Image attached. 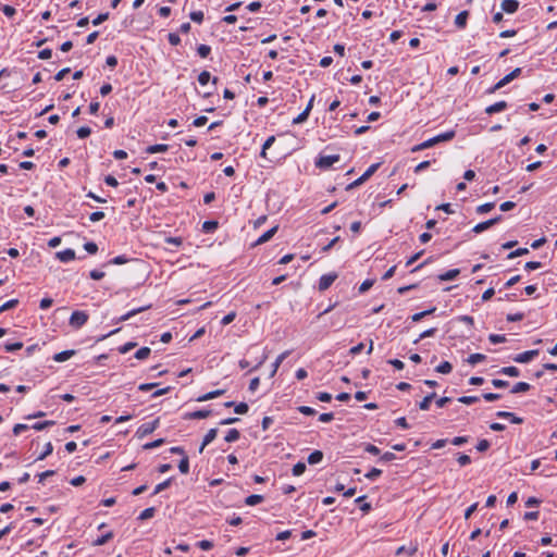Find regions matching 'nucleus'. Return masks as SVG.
I'll return each mask as SVG.
<instances>
[{"label":"nucleus","instance_id":"obj_50","mask_svg":"<svg viewBox=\"0 0 557 557\" xmlns=\"http://www.w3.org/2000/svg\"><path fill=\"white\" fill-rule=\"evenodd\" d=\"M189 17L191 21L200 24L203 21L205 14L202 11H193L190 12Z\"/></svg>","mask_w":557,"mask_h":557},{"label":"nucleus","instance_id":"obj_53","mask_svg":"<svg viewBox=\"0 0 557 557\" xmlns=\"http://www.w3.org/2000/svg\"><path fill=\"white\" fill-rule=\"evenodd\" d=\"M382 474V470L377 469V468H372L368 473H366V478L371 480V481H374L376 480L380 475Z\"/></svg>","mask_w":557,"mask_h":557},{"label":"nucleus","instance_id":"obj_34","mask_svg":"<svg viewBox=\"0 0 557 557\" xmlns=\"http://www.w3.org/2000/svg\"><path fill=\"white\" fill-rule=\"evenodd\" d=\"M486 359V356L483 355V354H479V352H475V354H471L469 357H468V362L472 366L479 363V362H482Z\"/></svg>","mask_w":557,"mask_h":557},{"label":"nucleus","instance_id":"obj_30","mask_svg":"<svg viewBox=\"0 0 557 557\" xmlns=\"http://www.w3.org/2000/svg\"><path fill=\"white\" fill-rule=\"evenodd\" d=\"M436 308L435 307H432L431 309H428V310H424V311H421V312H417L414 314L411 315V320L413 322H419L420 320H422L424 317L429 315V314H432L433 312H435Z\"/></svg>","mask_w":557,"mask_h":557},{"label":"nucleus","instance_id":"obj_32","mask_svg":"<svg viewBox=\"0 0 557 557\" xmlns=\"http://www.w3.org/2000/svg\"><path fill=\"white\" fill-rule=\"evenodd\" d=\"M113 537V533L112 532H107L106 534L97 537L96 540H94L92 542V545L94 546H101L103 544H106L109 540H111Z\"/></svg>","mask_w":557,"mask_h":557},{"label":"nucleus","instance_id":"obj_35","mask_svg":"<svg viewBox=\"0 0 557 557\" xmlns=\"http://www.w3.org/2000/svg\"><path fill=\"white\" fill-rule=\"evenodd\" d=\"M366 496H359L355 499V503L360 504V510L363 512H369L371 510V505L364 502Z\"/></svg>","mask_w":557,"mask_h":557},{"label":"nucleus","instance_id":"obj_54","mask_svg":"<svg viewBox=\"0 0 557 557\" xmlns=\"http://www.w3.org/2000/svg\"><path fill=\"white\" fill-rule=\"evenodd\" d=\"M458 401L461 404H465V405H471V404L479 401V397L478 396H461L458 398Z\"/></svg>","mask_w":557,"mask_h":557},{"label":"nucleus","instance_id":"obj_33","mask_svg":"<svg viewBox=\"0 0 557 557\" xmlns=\"http://www.w3.org/2000/svg\"><path fill=\"white\" fill-rule=\"evenodd\" d=\"M436 372L442 374H448L453 370V366L448 361H443L436 367Z\"/></svg>","mask_w":557,"mask_h":557},{"label":"nucleus","instance_id":"obj_18","mask_svg":"<svg viewBox=\"0 0 557 557\" xmlns=\"http://www.w3.org/2000/svg\"><path fill=\"white\" fill-rule=\"evenodd\" d=\"M74 355H75V350H73V349L63 350L61 352L55 354L53 356V360L55 362H64V361L69 360L70 358H72Z\"/></svg>","mask_w":557,"mask_h":557},{"label":"nucleus","instance_id":"obj_63","mask_svg":"<svg viewBox=\"0 0 557 557\" xmlns=\"http://www.w3.org/2000/svg\"><path fill=\"white\" fill-rule=\"evenodd\" d=\"M458 463L461 466V467H465V466H468L469 463H471V458L466 455V454H460L458 456Z\"/></svg>","mask_w":557,"mask_h":557},{"label":"nucleus","instance_id":"obj_4","mask_svg":"<svg viewBox=\"0 0 557 557\" xmlns=\"http://www.w3.org/2000/svg\"><path fill=\"white\" fill-rule=\"evenodd\" d=\"M379 166V163L371 164L359 178L349 184L348 188H354L364 183L369 177H371L376 172Z\"/></svg>","mask_w":557,"mask_h":557},{"label":"nucleus","instance_id":"obj_64","mask_svg":"<svg viewBox=\"0 0 557 557\" xmlns=\"http://www.w3.org/2000/svg\"><path fill=\"white\" fill-rule=\"evenodd\" d=\"M53 300L49 297L42 298L40 300L39 307L41 310H47L52 306Z\"/></svg>","mask_w":557,"mask_h":557},{"label":"nucleus","instance_id":"obj_27","mask_svg":"<svg viewBox=\"0 0 557 557\" xmlns=\"http://www.w3.org/2000/svg\"><path fill=\"white\" fill-rule=\"evenodd\" d=\"M531 388L530 384L527 383V382H518L516 383L512 388H511V393L512 394H518V393H523V392H527Z\"/></svg>","mask_w":557,"mask_h":557},{"label":"nucleus","instance_id":"obj_7","mask_svg":"<svg viewBox=\"0 0 557 557\" xmlns=\"http://www.w3.org/2000/svg\"><path fill=\"white\" fill-rule=\"evenodd\" d=\"M336 278H337V274H335V273L323 274L319 280V285H318L319 289L321 292L326 290L334 283V281Z\"/></svg>","mask_w":557,"mask_h":557},{"label":"nucleus","instance_id":"obj_51","mask_svg":"<svg viewBox=\"0 0 557 557\" xmlns=\"http://www.w3.org/2000/svg\"><path fill=\"white\" fill-rule=\"evenodd\" d=\"M17 299H10L0 306V313L14 308L17 305Z\"/></svg>","mask_w":557,"mask_h":557},{"label":"nucleus","instance_id":"obj_8","mask_svg":"<svg viewBox=\"0 0 557 557\" xmlns=\"http://www.w3.org/2000/svg\"><path fill=\"white\" fill-rule=\"evenodd\" d=\"M520 74H521V69L520 67H517V69L512 70L510 73L505 75L502 79H499L496 83V88H503L504 86H506L507 84L512 82L515 78H517Z\"/></svg>","mask_w":557,"mask_h":557},{"label":"nucleus","instance_id":"obj_9","mask_svg":"<svg viewBox=\"0 0 557 557\" xmlns=\"http://www.w3.org/2000/svg\"><path fill=\"white\" fill-rule=\"evenodd\" d=\"M502 220V215H498L496 218H493V219H490L487 221H484V222H481V223H478L474 227H473V232L479 234V233H482L484 231H486L487 228H490L491 226H493L494 224L498 223L499 221Z\"/></svg>","mask_w":557,"mask_h":557},{"label":"nucleus","instance_id":"obj_17","mask_svg":"<svg viewBox=\"0 0 557 557\" xmlns=\"http://www.w3.org/2000/svg\"><path fill=\"white\" fill-rule=\"evenodd\" d=\"M210 414H211L210 410L200 409V410H196V411L186 413L185 418L191 419V420H200V419L208 418Z\"/></svg>","mask_w":557,"mask_h":557},{"label":"nucleus","instance_id":"obj_14","mask_svg":"<svg viewBox=\"0 0 557 557\" xmlns=\"http://www.w3.org/2000/svg\"><path fill=\"white\" fill-rule=\"evenodd\" d=\"M218 430L216 429H210L207 434L205 435L202 443L199 447V453H202L205 447L209 445L211 442H213L216 437Z\"/></svg>","mask_w":557,"mask_h":557},{"label":"nucleus","instance_id":"obj_19","mask_svg":"<svg viewBox=\"0 0 557 557\" xmlns=\"http://www.w3.org/2000/svg\"><path fill=\"white\" fill-rule=\"evenodd\" d=\"M225 393L224 389H216L197 397V401H207L216 398Z\"/></svg>","mask_w":557,"mask_h":557},{"label":"nucleus","instance_id":"obj_6","mask_svg":"<svg viewBox=\"0 0 557 557\" xmlns=\"http://www.w3.org/2000/svg\"><path fill=\"white\" fill-rule=\"evenodd\" d=\"M537 355H539V350L537 349L527 350V351H523L521 354L516 355L513 357V361L518 362V363H528L533 358H535Z\"/></svg>","mask_w":557,"mask_h":557},{"label":"nucleus","instance_id":"obj_52","mask_svg":"<svg viewBox=\"0 0 557 557\" xmlns=\"http://www.w3.org/2000/svg\"><path fill=\"white\" fill-rule=\"evenodd\" d=\"M436 333V329L435 327H431V329H428L425 330L424 332H422L420 334V336L414 341V344L419 343L421 339L423 338H426V337H431L433 336L434 334Z\"/></svg>","mask_w":557,"mask_h":557},{"label":"nucleus","instance_id":"obj_57","mask_svg":"<svg viewBox=\"0 0 557 557\" xmlns=\"http://www.w3.org/2000/svg\"><path fill=\"white\" fill-rule=\"evenodd\" d=\"M374 284V281L373 280H366L361 283V285L359 286V292L361 294L368 292Z\"/></svg>","mask_w":557,"mask_h":557},{"label":"nucleus","instance_id":"obj_25","mask_svg":"<svg viewBox=\"0 0 557 557\" xmlns=\"http://www.w3.org/2000/svg\"><path fill=\"white\" fill-rule=\"evenodd\" d=\"M150 306H147V307H140V308H137V309H133L128 312H126L125 314L121 315L119 319H117V322H122V321H127L128 319H131L132 317L136 315L137 313L148 309Z\"/></svg>","mask_w":557,"mask_h":557},{"label":"nucleus","instance_id":"obj_26","mask_svg":"<svg viewBox=\"0 0 557 557\" xmlns=\"http://www.w3.org/2000/svg\"><path fill=\"white\" fill-rule=\"evenodd\" d=\"M263 499H264V497L262 495L252 494V495H249L248 497H246L245 504L247 506H256V505L262 503Z\"/></svg>","mask_w":557,"mask_h":557},{"label":"nucleus","instance_id":"obj_15","mask_svg":"<svg viewBox=\"0 0 557 557\" xmlns=\"http://www.w3.org/2000/svg\"><path fill=\"white\" fill-rule=\"evenodd\" d=\"M289 354H290V350H285L277 356V358L275 359V361L272 364V371L270 373V377H273L276 374L278 367L289 356Z\"/></svg>","mask_w":557,"mask_h":557},{"label":"nucleus","instance_id":"obj_1","mask_svg":"<svg viewBox=\"0 0 557 557\" xmlns=\"http://www.w3.org/2000/svg\"><path fill=\"white\" fill-rule=\"evenodd\" d=\"M456 133L455 131H447L445 133L438 134L432 138H429L428 140H424L421 144H418L411 148L412 152L421 151L428 148L433 147L436 144L443 143V141H449L455 137Z\"/></svg>","mask_w":557,"mask_h":557},{"label":"nucleus","instance_id":"obj_49","mask_svg":"<svg viewBox=\"0 0 557 557\" xmlns=\"http://www.w3.org/2000/svg\"><path fill=\"white\" fill-rule=\"evenodd\" d=\"M211 78V74L208 71H202L198 76V82L201 86H205L209 83Z\"/></svg>","mask_w":557,"mask_h":557},{"label":"nucleus","instance_id":"obj_36","mask_svg":"<svg viewBox=\"0 0 557 557\" xmlns=\"http://www.w3.org/2000/svg\"><path fill=\"white\" fill-rule=\"evenodd\" d=\"M22 347H23V343L22 342H14V343H5L4 344V349L8 352L20 350Z\"/></svg>","mask_w":557,"mask_h":557},{"label":"nucleus","instance_id":"obj_10","mask_svg":"<svg viewBox=\"0 0 557 557\" xmlns=\"http://www.w3.org/2000/svg\"><path fill=\"white\" fill-rule=\"evenodd\" d=\"M496 417L502 418V419H508L511 423H515V424L523 423V418L518 417L515 413L509 412V411H497Z\"/></svg>","mask_w":557,"mask_h":557},{"label":"nucleus","instance_id":"obj_21","mask_svg":"<svg viewBox=\"0 0 557 557\" xmlns=\"http://www.w3.org/2000/svg\"><path fill=\"white\" fill-rule=\"evenodd\" d=\"M499 374L508 375L511 377H518L520 375V370L517 367H504L498 371Z\"/></svg>","mask_w":557,"mask_h":557},{"label":"nucleus","instance_id":"obj_24","mask_svg":"<svg viewBox=\"0 0 557 557\" xmlns=\"http://www.w3.org/2000/svg\"><path fill=\"white\" fill-rule=\"evenodd\" d=\"M459 273H460L459 269H451V270L446 271L443 274H440L438 278L441 281H453L459 275Z\"/></svg>","mask_w":557,"mask_h":557},{"label":"nucleus","instance_id":"obj_28","mask_svg":"<svg viewBox=\"0 0 557 557\" xmlns=\"http://www.w3.org/2000/svg\"><path fill=\"white\" fill-rule=\"evenodd\" d=\"M323 459V454L321 450H314L308 456V463L317 465L321 462Z\"/></svg>","mask_w":557,"mask_h":557},{"label":"nucleus","instance_id":"obj_11","mask_svg":"<svg viewBox=\"0 0 557 557\" xmlns=\"http://www.w3.org/2000/svg\"><path fill=\"white\" fill-rule=\"evenodd\" d=\"M277 226H273L272 228L264 232L253 244V246L262 245L267 242H269L277 232Z\"/></svg>","mask_w":557,"mask_h":557},{"label":"nucleus","instance_id":"obj_45","mask_svg":"<svg viewBox=\"0 0 557 557\" xmlns=\"http://www.w3.org/2000/svg\"><path fill=\"white\" fill-rule=\"evenodd\" d=\"M488 341L492 343V344H500V343H504L506 342V335L504 334H491L488 336Z\"/></svg>","mask_w":557,"mask_h":557},{"label":"nucleus","instance_id":"obj_2","mask_svg":"<svg viewBox=\"0 0 557 557\" xmlns=\"http://www.w3.org/2000/svg\"><path fill=\"white\" fill-rule=\"evenodd\" d=\"M341 160L339 154L323 156L319 154L314 160V165L320 170H329L332 165Z\"/></svg>","mask_w":557,"mask_h":557},{"label":"nucleus","instance_id":"obj_47","mask_svg":"<svg viewBox=\"0 0 557 557\" xmlns=\"http://www.w3.org/2000/svg\"><path fill=\"white\" fill-rule=\"evenodd\" d=\"M494 202H486L476 208V212L480 214L487 213L494 208Z\"/></svg>","mask_w":557,"mask_h":557},{"label":"nucleus","instance_id":"obj_43","mask_svg":"<svg viewBox=\"0 0 557 557\" xmlns=\"http://www.w3.org/2000/svg\"><path fill=\"white\" fill-rule=\"evenodd\" d=\"M309 116V109H305L300 114H298L293 120V124H301L304 123Z\"/></svg>","mask_w":557,"mask_h":557},{"label":"nucleus","instance_id":"obj_42","mask_svg":"<svg viewBox=\"0 0 557 557\" xmlns=\"http://www.w3.org/2000/svg\"><path fill=\"white\" fill-rule=\"evenodd\" d=\"M53 446L50 442L45 445L44 451L36 458V460H44L47 456L52 454Z\"/></svg>","mask_w":557,"mask_h":557},{"label":"nucleus","instance_id":"obj_5","mask_svg":"<svg viewBox=\"0 0 557 557\" xmlns=\"http://www.w3.org/2000/svg\"><path fill=\"white\" fill-rule=\"evenodd\" d=\"M158 426H159V419H156L151 422L144 423L138 428L137 434L140 437H144V436L152 433Z\"/></svg>","mask_w":557,"mask_h":557},{"label":"nucleus","instance_id":"obj_60","mask_svg":"<svg viewBox=\"0 0 557 557\" xmlns=\"http://www.w3.org/2000/svg\"><path fill=\"white\" fill-rule=\"evenodd\" d=\"M249 407L246 403H239L235 405L234 411L238 414H245L247 413Z\"/></svg>","mask_w":557,"mask_h":557},{"label":"nucleus","instance_id":"obj_61","mask_svg":"<svg viewBox=\"0 0 557 557\" xmlns=\"http://www.w3.org/2000/svg\"><path fill=\"white\" fill-rule=\"evenodd\" d=\"M218 227L216 221H206L202 225V228L206 232H213Z\"/></svg>","mask_w":557,"mask_h":557},{"label":"nucleus","instance_id":"obj_37","mask_svg":"<svg viewBox=\"0 0 557 557\" xmlns=\"http://www.w3.org/2000/svg\"><path fill=\"white\" fill-rule=\"evenodd\" d=\"M178 470H180V471H181V473H183V474L188 473V471H189V461H188L187 456H184V457L181 459V461H180V463H178Z\"/></svg>","mask_w":557,"mask_h":557},{"label":"nucleus","instance_id":"obj_55","mask_svg":"<svg viewBox=\"0 0 557 557\" xmlns=\"http://www.w3.org/2000/svg\"><path fill=\"white\" fill-rule=\"evenodd\" d=\"M202 550H210L213 547V542L209 540H201L196 544Z\"/></svg>","mask_w":557,"mask_h":557},{"label":"nucleus","instance_id":"obj_20","mask_svg":"<svg viewBox=\"0 0 557 557\" xmlns=\"http://www.w3.org/2000/svg\"><path fill=\"white\" fill-rule=\"evenodd\" d=\"M468 15H469L468 11H461L460 13H458L455 18V25L458 28H465L467 25Z\"/></svg>","mask_w":557,"mask_h":557},{"label":"nucleus","instance_id":"obj_3","mask_svg":"<svg viewBox=\"0 0 557 557\" xmlns=\"http://www.w3.org/2000/svg\"><path fill=\"white\" fill-rule=\"evenodd\" d=\"M88 321V314L86 311L83 310H75L72 312L69 324L74 329H81L83 325H85Z\"/></svg>","mask_w":557,"mask_h":557},{"label":"nucleus","instance_id":"obj_46","mask_svg":"<svg viewBox=\"0 0 557 557\" xmlns=\"http://www.w3.org/2000/svg\"><path fill=\"white\" fill-rule=\"evenodd\" d=\"M305 471H306L305 462L299 461L293 467V474L296 476L301 475Z\"/></svg>","mask_w":557,"mask_h":557},{"label":"nucleus","instance_id":"obj_22","mask_svg":"<svg viewBox=\"0 0 557 557\" xmlns=\"http://www.w3.org/2000/svg\"><path fill=\"white\" fill-rule=\"evenodd\" d=\"M168 149H169L168 145L156 144V145L148 146L146 148V152L149 154H152V153L165 152V151H168Z\"/></svg>","mask_w":557,"mask_h":557},{"label":"nucleus","instance_id":"obj_58","mask_svg":"<svg viewBox=\"0 0 557 557\" xmlns=\"http://www.w3.org/2000/svg\"><path fill=\"white\" fill-rule=\"evenodd\" d=\"M84 249L90 253V255H94L98 251V246L96 243L94 242H87L85 245H84Z\"/></svg>","mask_w":557,"mask_h":557},{"label":"nucleus","instance_id":"obj_16","mask_svg":"<svg viewBox=\"0 0 557 557\" xmlns=\"http://www.w3.org/2000/svg\"><path fill=\"white\" fill-rule=\"evenodd\" d=\"M57 258L61 262H70L75 259V251L71 248L64 249L62 251L57 252Z\"/></svg>","mask_w":557,"mask_h":557},{"label":"nucleus","instance_id":"obj_56","mask_svg":"<svg viewBox=\"0 0 557 557\" xmlns=\"http://www.w3.org/2000/svg\"><path fill=\"white\" fill-rule=\"evenodd\" d=\"M153 515H154V508L150 507V508H146L145 510H143L138 518L140 520H146V519L152 518Z\"/></svg>","mask_w":557,"mask_h":557},{"label":"nucleus","instance_id":"obj_48","mask_svg":"<svg viewBox=\"0 0 557 557\" xmlns=\"http://www.w3.org/2000/svg\"><path fill=\"white\" fill-rule=\"evenodd\" d=\"M54 424V421H41V422H36L32 425V429L36 430V431H41L50 425H53Z\"/></svg>","mask_w":557,"mask_h":557},{"label":"nucleus","instance_id":"obj_59","mask_svg":"<svg viewBox=\"0 0 557 557\" xmlns=\"http://www.w3.org/2000/svg\"><path fill=\"white\" fill-rule=\"evenodd\" d=\"M491 444L487 440H480L475 446V448L483 453L486 451L490 448Z\"/></svg>","mask_w":557,"mask_h":557},{"label":"nucleus","instance_id":"obj_13","mask_svg":"<svg viewBox=\"0 0 557 557\" xmlns=\"http://www.w3.org/2000/svg\"><path fill=\"white\" fill-rule=\"evenodd\" d=\"M502 10L506 13L512 14L519 8V2L517 0H503Z\"/></svg>","mask_w":557,"mask_h":557},{"label":"nucleus","instance_id":"obj_62","mask_svg":"<svg viewBox=\"0 0 557 557\" xmlns=\"http://www.w3.org/2000/svg\"><path fill=\"white\" fill-rule=\"evenodd\" d=\"M1 11L8 17H12L16 13L15 8L8 5V4L3 5Z\"/></svg>","mask_w":557,"mask_h":557},{"label":"nucleus","instance_id":"obj_40","mask_svg":"<svg viewBox=\"0 0 557 557\" xmlns=\"http://www.w3.org/2000/svg\"><path fill=\"white\" fill-rule=\"evenodd\" d=\"M211 52V48L208 45H199L197 47V53L200 58H207Z\"/></svg>","mask_w":557,"mask_h":557},{"label":"nucleus","instance_id":"obj_12","mask_svg":"<svg viewBox=\"0 0 557 557\" xmlns=\"http://www.w3.org/2000/svg\"><path fill=\"white\" fill-rule=\"evenodd\" d=\"M508 107L507 102L506 101H497L491 106H488L486 109H485V113L487 114H494V113H498V112H502L504 110H506Z\"/></svg>","mask_w":557,"mask_h":557},{"label":"nucleus","instance_id":"obj_31","mask_svg":"<svg viewBox=\"0 0 557 557\" xmlns=\"http://www.w3.org/2000/svg\"><path fill=\"white\" fill-rule=\"evenodd\" d=\"M240 436V433L237 429H230L224 437L227 443L236 442Z\"/></svg>","mask_w":557,"mask_h":557},{"label":"nucleus","instance_id":"obj_29","mask_svg":"<svg viewBox=\"0 0 557 557\" xmlns=\"http://www.w3.org/2000/svg\"><path fill=\"white\" fill-rule=\"evenodd\" d=\"M436 394L435 393H431L429 395H426L420 403H419V408L421 410H429L430 409V404L431 401L435 398Z\"/></svg>","mask_w":557,"mask_h":557},{"label":"nucleus","instance_id":"obj_38","mask_svg":"<svg viewBox=\"0 0 557 557\" xmlns=\"http://www.w3.org/2000/svg\"><path fill=\"white\" fill-rule=\"evenodd\" d=\"M128 262V258L125 255L116 256L112 258L108 263L114 265H121Z\"/></svg>","mask_w":557,"mask_h":557},{"label":"nucleus","instance_id":"obj_39","mask_svg":"<svg viewBox=\"0 0 557 557\" xmlns=\"http://www.w3.org/2000/svg\"><path fill=\"white\" fill-rule=\"evenodd\" d=\"M171 481H172V478H169L166 479L165 481L159 483L156 485L154 487V491L152 493V495H157L159 494L160 492H162L163 490H165L166 487H169V485L171 484Z\"/></svg>","mask_w":557,"mask_h":557},{"label":"nucleus","instance_id":"obj_44","mask_svg":"<svg viewBox=\"0 0 557 557\" xmlns=\"http://www.w3.org/2000/svg\"><path fill=\"white\" fill-rule=\"evenodd\" d=\"M76 134L78 138L85 139L91 134V129L88 126H82L76 131Z\"/></svg>","mask_w":557,"mask_h":557},{"label":"nucleus","instance_id":"obj_23","mask_svg":"<svg viewBox=\"0 0 557 557\" xmlns=\"http://www.w3.org/2000/svg\"><path fill=\"white\" fill-rule=\"evenodd\" d=\"M417 550H418V545L410 544L408 547H406V546L398 547L395 554L397 556H400L401 554L407 553L408 555L412 556L417 553Z\"/></svg>","mask_w":557,"mask_h":557},{"label":"nucleus","instance_id":"obj_41","mask_svg":"<svg viewBox=\"0 0 557 557\" xmlns=\"http://www.w3.org/2000/svg\"><path fill=\"white\" fill-rule=\"evenodd\" d=\"M151 350L150 348L148 347H141L139 348L136 354H135V358L139 359V360H144L146 359L149 355H150Z\"/></svg>","mask_w":557,"mask_h":557}]
</instances>
